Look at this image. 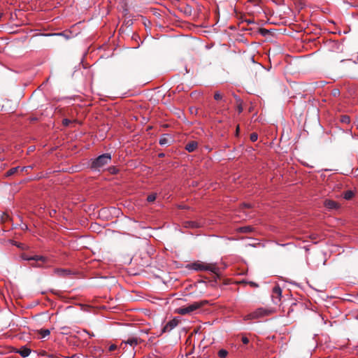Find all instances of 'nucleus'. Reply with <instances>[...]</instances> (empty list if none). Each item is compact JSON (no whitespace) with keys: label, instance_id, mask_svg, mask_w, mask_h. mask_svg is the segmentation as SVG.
<instances>
[{"label":"nucleus","instance_id":"1","mask_svg":"<svg viewBox=\"0 0 358 358\" xmlns=\"http://www.w3.org/2000/svg\"><path fill=\"white\" fill-rule=\"evenodd\" d=\"M111 161V155L110 153H104L94 159L91 164V169L94 171H100L106 165L108 164Z\"/></svg>","mask_w":358,"mask_h":358},{"label":"nucleus","instance_id":"2","mask_svg":"<svg viewBox=\"0 0 358 358\" xmlns=\"http://www.w3.org/2000/svg\"><path fill=\"white\" fill-rule=\"evenodd\" d=\"M190 269L196 271H208L213 273L216 272V266L213 264H208L203 262L197 261L189 265Z\"/></svg>","mask_w":358,"mask_h":358},{"label":"nucleus","instance_id":"3","mask_svg":"<svg viewBox=\"0 0 358 358\" xmlns=\"http://www.w3.org/2000/svg\"><path fill=\"white\" fill-rule=\"evenodd\" d=\"M207 303H208L207 301H196V302H194V303L189 305L188 306L180 308L178 310V313L180 315L189 314V313H192L193 311L199 309V308L202 307L203 306H204Z\"/></svg>","mask_w":358,"mask_h":358},{"label":"nucleus","instance_id":"4","mask_svg":"<svg viewBox=\"0 0 358 358\" xmlns=\"http://www.w3.org/2000/svg\"><path fill=\"white\" fill-rule=\"evenodd\" d=\"M270 310L264 308H259L245 316V320H253L263 317L270 314Z\"/></svg>","mask_w":358,"mask_h":358},{"label":"nucleus","instance_id":"5","mask_svg":"<svg viewBox=\"0 0 358 358\" xmlns=\"http://www.w3.org/2000/svg\"><path fill=\"white\" fill-rule=\"evenodd\" d=\"M138 340L139 339L136 337L129 338L127 341H124L122 342L120 348H122L124 350L129 345L130 347L132 348V350H134V347L137 345V344L138 343Z\"/></svg>","mask_w":358,"mask_h":358},{"label":"nucleus","instance_id":"6","mask_svg":"<svg viewBox=\"0 0 358 358\" xmlns=\"http://www.w3.org/2000/svg\"><path fill=\"white\" fill-rule=\"evenodd\" d=\"M281 294L282 289L279 286H275L273 288L272 298L274 303L277 304L280 301Z\"/></svg>","mask_w":358,"mask_h":358},{"label":"nucleus","instance_id":"7","mask_svg":"<svg viewBox=\"0 0 358 358\" xmlns=\"http://www.w3.org/2000/svg\"><path fill=\"white\" fill-rule=\"evenodd\" d=\"M178 324V321L176 319H173L169 321L163 328L164 332H169L173 329Z\"/></svg>","mask_w":358,"mask_h":358},{"label":"nucleus","instance_id":"8","mask_svg":"<svg viewBox=\"0 0 358 358\" xmlns=\"http://www.w3.org/2000/svg\"><path fill=\"white\" fill-rule=\"evenodd\" d=\"M324 205L327 208L330 210L336 209L338 207V205L336 201L330 199L325 200Z\"/></svg>","mask_w":358,"mask_h":358},{"label":"nucleus","instance_id":"9","mask_svg":"<svg viewBox=\"0 0 358 358\" xmlns=\"http://www.w3.org/2000/svg\"><path fill=\"white\" fill-rule=\"evenodd\" d=\"M198 146L196 141H192L185 145V150L189 152H194Z\"/></svg>","mask_w":358,"mask_h":358},{"label":"nucleus","instance_id":"10","mask_svg":"<svg viewBox=\"0 0 358 358\" xmlns=\"http://www.w3.org/2000/svg\"><path fill=\"white\" fill-rule=\"evenodd\" d=\"M171 139V138L169 134H164L160 137L159 143L161 145H166L170 143Z\"/></svg>","mask_w":358,"mask_h":358},{"label":"nucleus","instance_id":"11","mask_svg":"<svg viewBox=\"0 0 358 358\" xmlns=\"http://www.w3.org/2000/svg\"><path fill=\"white\" fill-rule=\"evenodd\" d=\"M17 352L19 353L22 357H27L30 355L31 350L25 346H23L20 348Z\"/></svg>","mask_w":358,"mask_h":358},{"label":"nucleus","instance_id":"12","mask_svg":"<svg viewBox=\"0 0 358 358\" xmlns=\"http://www.w3.org/2000/svg\"><path fill=\"white\" fill-rule=\"evenodd\" d=\"M55 273L59 276H65L70 274V271L63 268H57L55 270Z\"/></svg>","mask_w":358,"mask_h":358},{"label":"nucleus","instance_id":"13","mask_svg":"<svg viewBox=\"0 0 358 358\" xmlns=\"http://www.w3.org/2000/svg\"><path fill=\"white\" fill-rule=\"evenodd\" d=\"M50 331L48 329H41L39 331V335H40L41 338H46L47 336H48L50 335Z\"/></svg>","mask_w":358,"mask_h":358},{"label":"nucleus","instance_id":"14","mask_svg":"<svg viewBox=\"0 0 358 358\" xmlns=\"http://www.w3.org/2000/svg\"><path fill=\"white\" fill-rule=\"evenodd\" d=\"M354 196V192L352 190H348L343 193V197L346 200L351 199Z\"/></svg>","mask_w":358,"mask_h":358},{"label":"nucleus","instance_id":"15","mask_svg":"<svg viewBox=\"0 0 358 358\" xmlns=\"http://www.w3.org/2000/svg\"><path fill=\"white\" fill-rule=\"evenodd\" d=\"M20 166H15V167L11 168L10 169H9L7 171L6 176H12V175L15 174L18 171H20Z\"/></svg>","mask_w":358,"mask_h":358},{"label":"nucleus","instance_id":"16","mask_svg":"<svg viewBox=\"0 0 358 358\" xmlns=\"http://www.w3.org/2000/svg\"><path fill=\"white\" fill-rule=\"evenodd\" d=\"M200 226H201L200 224H199L198 222H194V221H189L186 223L187 227L198 228V227H200Z\"/></svg>","mask_w":358,"mask_h":358},{"label":"nucleus","instance_id":"17","mask_svg":"<svg viewBox=\"0 0 358 358\" xmlns=\"http://www.w3.org/2000/svg\"><path fill=\"white\" fill-rule=\"evenodd\" d=\"M34 261L36 262H45L47 261V258L42 255H34Z\"/></svg>","mask_w":358,"mask_h":358},{"label":"nucleus","instance_id":"18","mask_svg":"<svg viewBox=\"0 0 358 358\" xmlns=\"http://www.w3.org/2000/svg\"><path fill=\"white\" fill-rule=\"evenodd\" d=\"M228 355V352L226 350L222 349L218 352V356L220 358H226Z\"/></svg>","mask_w":358,"mask_h":358},{"label":"nucleus","instance_id":"19","mask_svg":"<svg viewBox=\"0 0 358 358\" xmlns=\"http://www.w3.org/2000/svg\"><path fill=\"white\" fill-rule=\"evenodd\" d=\"M157 198V194L152 193L148 196L147 201L148 202H153Z\"/></svg>","mask_w":358,"mask_h":358},{"label":"nucleus","instance_id":"20","mask_svg":"<svg viewBox=\"0 0 358 358\" xmlns=\"http://www.w3.org/2000/svg\"><path fill=\"white\" fill-rule=\"evenodd\" d=\"M214 99L217 101L221 100L222 99V95L220 92H216L214 94Z\"/></svg>","mask_w":358,"mask_h":358},{"label":"nucleus","instance_id":"21","mask_svg":"<svg viewBox=\"0 0 358 358\" xmlns=\"http://www.w3.org/2000/svg\"><path fill=\"white\" fill-rule=\"evenodd\" d=\"M258 139V135L256 133H252L250 134V140L252 142L256 141Z\"/></svg>","mask_w":358,"mask_h":358},{"label":"nucleus","instance_id":"22","mask_svg":"<svg viewBox=\"0 0 358 358\" xmlns=\"http://www.w3.org/2000/svg\"><path fill=\"white\" fill-rule=\"evenodd\" d=\"M240 229H241V231L245 232V233L250 232L252 230L250 227H241Z\"/></svg>","mask_w":358,"mask_h":358},{"label":"nucleus","instance_id":"23","mask_svg":"<svg viewBox=\"0 0 358 358\" xmlns=\"http://www.w3.org/2000/svg\"><path fill=\"white\" fill-rule=\"evenodd\" d=\"M237 110L239 114L243 112V103H237Z\"/></svg>","mask_w":358,"mask_h":358},{"label":"nucleus","instance_id":"24","mask_svg":"<svg viewBox=\"0 0 358 358\" xmlns=\"http://www.w3.org/2000/svg\"><path fill=\"white\" fill-rule=\"evenodd\" d=\"M71 120L67 119V118H64L63 120H62V124L63 125L67 127L69 125V124L71 123Z\"/></svg>","mask_w":358,"mask_h":358},{"label":"nucleus","instance_id":"25","mask_svg":"<svg viewBox=\"0 0 358 358\" xmlns=\"http://www.w3.org/2000/svg\"><path fill=\"white\" fill-rule=\"evenodd\" d=\"M117 349V346L116 345H115V344H112V345H110L108 347V350L110 351V352L111 351H114V350H115Z\"/></svg>","mask_w":358,"mask_h":358},{"label":"nucleus","instance_id":"26","mask_svg":"<svg viewBox=\"0 0 358 358\" xmlns=\"http://www.w3.org/2000/svg\"><path fill=\"white\" fill-rule=\"evenodd\" d=\"M23 259L27 261L34 260V255H32V256L24 255Z\"/></svg>","mask_w":358,"mask_h":358},{"label":"nucleus","instance_id":"27","mask_svg":"<svg viewBox=\"0 0 358 358\" xmlns=\"http://www.w3.org/2000/svg\"><path fill=\"white\" fill-rule=\"evenodd\" d=\"M29 169H32V166H22V167H20V171L22 172V171H27Z\"/></svg>","mask_w":358,"mask_h":358},{"label":"nucleus","instance_id":"28","mask_svg":"<svg viewBox=\"0 0 358 358\" xmlns=\"http://www.w3.org/2000/svg\"><path fill=\"white\" fill-rule=\"evenodd\" d=\"M52 35V36H62L66 37V38H69V37L66 35H65V34L64 32L55 33Z\"/></svg>","mask_w":358,"mask_h":358},{"label":"nucleus","instance_id":"29","mask_svg":"<svg viewBox=\"0 0 358 358\" xmlns=\"http://www.w3.org/2000/svg\"><path fill=\"white\" fill-rule=\"evenodd\" d=\"M234 98H235L236 101V103H243L242 99H241L239 96H237V95H236V94H234Z\"/></svg>","mask_w":358,"mask_h":358},{"label":"nucleus","instance_id":"30","mask_svg":"<svg viewBox=\"0 0 358 358\" xmlns=\"http://www.w3.org/2000/svg\"><path fill=\"white\" fill-rule=\"evenodd\" d=\"M241 340L244 344H248L249 343V339L245 336H243Z\"/></svg>","mask_w":358,"mask_h":358},{"label":"nucleus","instance_id":"31","mask_svg":"<svg viewBox=\"0 0 358 358\" xmlns=\"http://www.w3.org/2000/svg\"><path fill=\"white\" fill-rule=\"evenodd\" d=\"M342 122H350V118H349V117H348V116H343V119H342Z\"/></svg>","mask_w":358,"mask_h":358},{"label":"nucleus","instance_id":"32","mask_svg":"<svg viewBox=\"0 0 358 358\" xmlns=\"http://www.w3.org/2000/svg\"><path fill=\"white\" fill-rule=\"evenodd\" d=\"M158 156H159V157H164L165 156V154L162 152V153H159Z\"/></svg>","mask_w":358,"mask_h":358},{"label":"nucleus","instance_id":"33","mask_svg":"<svg viewBox=\"0 0 358 358\" xmlns=\"http://www.w3.org/2000/svg\"><path fill=\"white\" fill-rule=\"evenodd\" d=\"M292 245V243H286V244H281L280 245L281 246H286V245Z\"/></svg>","mask_w":358,"mask_h":358},{"label":"nucleus","instance_id":"34","mask_svg":"<svg viewBox=\"0 0 358 358\" xmlns=\"http://www.w3.org/2000/svg\"><path fill=\"white\" fill-rule=\"evenodd\" d=\"M339 92L338 90H336L334 92V95L336 96L337 94H338Z\"/></svg>","mask_w":358,"mask_h":358},{"label":"nucleus","instance_id":"35","mask_svg":"<svg viewBox=\"0 0 358 358\" xmlns=\"http://www.w3.org/2000/svg\"><path fill=\"white\" fill-rule=\"evenodd\" d=\"M252 286H255V287L257 286V285L256 283H255V282H252Z\"/></svg>","mask_w":358,"mask_h":358},{"label":"nucleus","instance_id":"36","mask_svg":"<svg viewBox=\"0 0 358 358\" xmlns=\"http://www.w3.org/2000/svg\"><path fill=\"white\" fill-rule=\"evenodd\" d=\"M85 332L87 333V331H85ZM87 334H88L90 336H94V334H90L88 332H87Z\"/></svg>","mask_w":358,"mask_h":358},{"label":"nucleus","instance_id":"37","mask_svg":"<svg viewBox=\"0 0 358 358\" xmlns=\"http://www.w3.org/2000/svg\"><path fill=\"white\" fill-rule=\"evenodd\" d=\"M2 16H3V14L1 13H0V20L1 19Z\"/></svg>","mask_w":358,"mask_h":358},{"label":"nucleus","instance_id":"38","mask_svg":"<svg viewBox=\"0 0 358 358\" xmlns=\"http://www.w3.org/2000/svg\"><path fill=\"white\" fill-rule=\"evenodd\" d=\"M245 206H247L248 208H250V205H245Z\"/></svg>","mask_w":358,"mask_h":358},{"label":"nucleus","instance_id":"39","mask_svg":"<svg viewBox=\"0 0 358 358\" xmlns=\"http://www.w3.org/2000/svg\"><path fill=\"white\" fill-rule=\"evenodd\" d=\"M238 129H239V127L238 126L237 127V132L238 131Z\"/></svg>","mask_w":358,"mask_h":358}]
</instances>
